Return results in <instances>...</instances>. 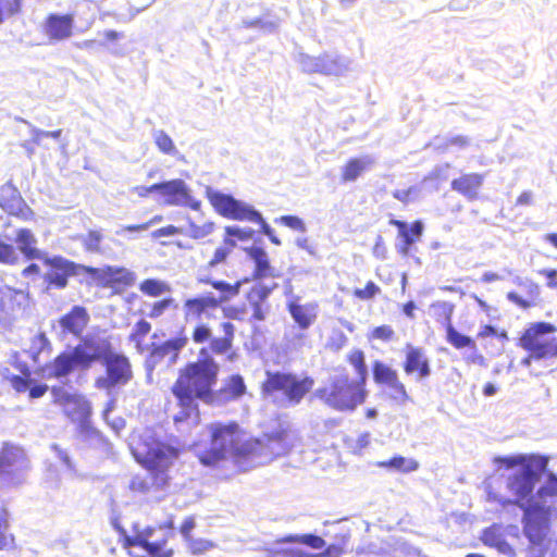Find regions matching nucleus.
<instances>
[{
	"instance_id": "1",
	"label": "nucleus",
	"mask_w": 557,
	"mask_h": 557,
	"mask_svg": "<svg viewBox=\"0 0 557 557\" xmlns=\"http://www.w3.org/2000/svg\"><path fill=\"white\" fill-rule=\"evenodd\" d=\"M220 366L210 356L208 348H201L197 361L189 362L180 370L172 386V393L181 407L187 411H197V400L211 403L213 386L218 381Z\"/></svg>"
},
{
	"instance_id": "2",
	"label": "nucleus",
	"mask_w": 557,
	"mask_h": 557,
	"mask_svg": "<svg viewBox=\"0 0 557 557\" xmlns=\"http://www.w3.org/2000/svg\"><path fill=\"white\" fill-rule=\"evenodd\" d=\"M95 362H100L106 368V374L95 380V386L106 391L109 396L115 387L125 386L133 379L129 359L115 351L108 339H92L91 366Z\"/></svg>"
},
{
	"instance_id": "3",
	"label": "nucleus",
	"mask_w": 557,
	"mask_h": 557,
	"mask_svg": "<svg viewBox=\"0 0 557 557\" xmlns=\"http://www.w3.org/2000/svg\"><path fill=\"white\" fill-rule=\"evenodd\" d=\"M212 447L206 453H257L268 448L264 442L281 441L280 433L252 437L242 430L236 422L227 424L215 422L209 425Z\"/></svg>"
},
{
	"instance_id": "4",
	"label": "nucleus",
	"mask_w": 557,
	"mask_h": 557,
	"mask_svg": "<svg viewBox=\"0 0 557 557\" xmlns=\"http://www.w3.org/2000/svg\"><path fill=\"white\" fill-rule=\"evenodd\" d=\"M313 385L314 380L307 374L267 371L262 391L267 398L281 407L288 408L299 405Z\"/></svg>"
},
{
	"instance_id": "5",
	"label": "nucleus",
	"mask_w": 557,
	"mask_h": 557,
	"mask_svg": "<svg viewBox=\"0 0 557 557\" xmlns=\"http://www.w3.org/2000/svg\"><path fill=\"white\" fill-rule=\"evenodd\" d=\"M170 539L171 534L160 532V528L134 525L133 534L122 531L121 544L131 557H173Z\"/></svg>"
},
{
	"instance_id": "6",
	"label": "nucleus",
	"mask_w": 557,
	"mask_h": 557,
	"mask_svg": "<svg viewBox=\"0 0 557 557\" xmlns=\"http://www.w3.org/2000/svg\"><path fill=\"white\" fill-rule=\"evenodd\" d=\"M314 396L335 410L350 411L366 400L367 392L364 386L342 371L331 375L327 384L318 388Z\"/></svg>"
},
{
	"instance_id": "7",
	"label": "nucleus",
	"mask_w": 557,
	"mask_h": 557,
	"mask_svg": "<svg viewBox=\"0 0 557 557\" xmlns=\"http://www.w3.org/2000/svg\"><path fill=\"white\" fill-rule=\"evenodd\" d=\"M534 455H519L517 458H499L507 468L518 466V469L509 476L507 487L515 496L513 500H506L504 504H512L520 508L531 505L535 484L539 481V474L533 468Z\"/></svg>"
},
{
	"instance_id": "8",
	"label": "nucleus",
	"mask_w": 557,
	"mask_h": 557,
	"mask_svg": "<svg viewBox=\"0 0 557 557\" xmlns=\"http://www.w3.org/2000/svg\"><path fill=\"white\" fill-rule=\"evenodd\" d=\"M206 196L215 211L224 218L237 221H250L260 225L261 232L268 236L273 228L263 219L260 211L230 194L206 187Z\"/></svg>"
},
{
	"instance_id": "9",
	"label": "nucleus",
	"mask_w": 557,
	"mask_h": 557,
	"mask_svg": "<svg viewBox=\"0 0 557 557\" xmlns=\"http://www.w3.org/2000/svg\"><path fill=\"white\" fill-rule=\"evenodd\" d=\"M556 325L549 322L531 323L519 338V346L532 357L547 359L557 358Z\"/></svg>"
},
{
	"instance_id": "10",
	"label": "nucleus",
	"mask_w": 557,
	"mask_h": 557,
	"mask_svg": "<svg viewBox=\"0 0 557 557\" xmlns=\"http://www.w3.org/2000/svg\"><path fill=\"white\" fill-rule=\"evenodd\" d=\"M91 348L92 339L85 338L70 350L59 354L46 367L48 376L62 381L75 370H89L91 368Z\"/></svg>"
},
{
	"instance_id": "11",
	"label": "nucleus",
	"mask_w": 557,
	"mask_h": 557,
	"mask_svg": "<svg viewBox=\"0 0 557 557\" xmlns=\"http://www.w3.org/2000/svg\"><path fill=\"white\" fill-rule=\"evenodd\" d=\"M45 265L49 267V271L42 276L46 293L50 289H64L69 284L71 276L88 273L95 275L99 272L97 268L77 264L62 256H49L48 253L41 259Z\"/></svg>"
},
{
	"instance_id": "12",
	"label": "nucleus",
	"mask_w": 557,
	"mask_h": 557,
	"mask_svg": "<svg viewBox=\"0 0 557 557\" xmlns=\"http://www.w3.org/2000/svg\"><path fill=\"white\" fill-rule=\"evenodd\" d=\"M521 509L523 534L533 546H542L550 530V507L532 504Z\"/></svg>"
},
{
	"instance_id": "13",
	"label": "nucleus",
	"mask_w": 557,
	"mask_h": 557,
	"mask_svg": "<svg viewBox=\"0 0 557 557\" xmlns=\"http://www.w3.org/2000/svg\"><path fill=\"white\" fill-rule=\"evenodd\" d=\"M188 338L185 335L172 337L163 343H151L145 347L148 355L145 359V369L148 373L154 371L161 364L168 368L174 366L182 349L187 345Z\"/></svg>"
},
{
	"instance_id": "14",
	"label": "nucleus",
	"mask_w": 557,
	"mask_h": 557,
	"mask_svg": "<svg viewBox=\"0 0 557 557\" xmlns=\"http://www.w3.org/2000/svg\"><path fill=\"white\" fill-rule=\"evenodd\" d=\"M51 393L57 403L64 405L66 414L78 422L79 430L83 434L90 435L96 431L89 425V417L91 413L90 405L84 399H73V396L63 387H52Z\"/></svg>"
},
{
	"instance_id": "15",
	"label": "nucleus",
	"mask_w": 557,
	"mask_h": 557,
	"mask_svg": "<svg viewBox=\"0 0 557 557\" xmlns=\"http://www.w3.org/2000/svg\"><path fill=\"white\" fill-rule=\"evenodd\" d=\"M159 194L164 198L163 202L166 206L188 207L191 210L198 211L201 202L191 196L190 188L181 178L170 180L157 183Z\"/></svg>"
},
{
	"instance_id": "16",
	"label": "nucleus",
	"mask_w": 557,
	"mask_h": 557,
	"mask_svg": "<svg viewBox=\"0 0 557 557\" xmlns=\"http://www.w3.org/2000/svg\"><path fill=\"white\" fill-rule=\"evenodd\" d=\"M509 537L516 541L520 539V533L516 525L503 527L495 523L484 529L481 534V541L484 545L495 548L499 554L516 557L517 553L509 543Z\"/></svg>"
},
{
	"instance_id": "17",
	"label": "nucleus",
	"mask_w": 557,
	"mask_h": 557,
	"mask_svg": "<svg viewBox=\"0 0 557 557\" xmlns=\"http://www.w3.org/2000/svg\"><path fill=\"white\" fill-rule=\"evenodd\" d=\"M137 462L149 473L151 485L163 488L169 484V469L172 466V457L177 455H134Z\"/></svg>"
},
{
	"instance_id": "18",
	"label": "nucleus",
	"mask_w": 557,
	"mask_h": 557,
	"mask_svg": "<svg viewBox=\"0 0 557 557\" xmlns=\"http://www.w3.org/2000/svg\"><path fill=\"white\" fill-rule=\"evenodd\" d=\"M0 208L11 215L27 218L29 207L21 196L18 189L8 182L0 187Z\"/></svg>"
},
{
	"instance_id": "19",
	"label": "nucleus",
	"mask_w": 557,
	"mask_h": 557,
	"mask_svg": "<svg viewBox=\"0 0 557 557\" xmlns=\"http://www.w3.org/2000/svg\"><path fill=\"white\" fill-rule=\"evenodd\" d=\"M404 371L407 375L417 373L418 381H422L431 375L430 360L422 348L407 344Z\"/></svg>"
},
{
	"instance_id": "20",
	"label": "nucleus",
	"mask_w": 557,
	"mask_h": 557,
	"mask_svg": "<svg viewBox=\"0 0 557 557\" xmlns=\"http://www.w3.org/2000/svg\"><path fill=\"white\" fill-rule=\"evenodd\" d=\"M287 310L300 330H308L318 318L315 302L300 304L299 297L294 296L287 302Z\"/></svg>"
},
{
	"instance_id": "21",
	"label": "nucleus",
	"mask_w": 557,
	"mask_h": 557,
	"mask_svg": "<svg viewBox=\"0 0 557 557\" xmlns=\"http://www.w3.org/2000/svg\"><path fill=\"white\" fill-rule=\"evenodd\" d=\"M89 321L87 309L83 306H73L72 309L59 319L62 333L81 336Z\"/></svg>"
},
{
	"instance_id": "22",
	"label": "nucleus",
	"mask_w": 557,
	"mask_h": 557,
	"mask_svg": "<svg viewBox=\"0 0 557 557\" xmlns=\"http://www.w3.org/2000/svg\"><path fill=\"white\" fill-rule=\"evenodd\" d=\"M98 270L99 272L96 273L94 276H98L100 280H102L104 286L108 287H114L117 285L131 287L135 284L137 278L135 272L123 267L108 265L102 270Z\"/></svg>"
},
{
	"instance_id": "23",
	"label": "nucleus",
	"mask_w": 557,
	"mask_h": 557,
	"mask_svg": "<svg viewBox=\"0 0 557 557\" xmlns=\"http://www.w3.org/2000/svg\"><path fill=\"white\" fill-rule=\"evenodd\" d=\"M220 301L213 293L202 296L188 298L184 302V311L186 321L200 320L201 315L210 309H216Z\"/></svg>"
},
{
	"instance_id": "24",
	"label": "nucleus",
	"mask_w": 557,
	"mask_h": 557,
	"mask_svg": "<svg viewBox=\"0 0 557 557\" xmlns=\"http://www.w3.org/2000/svg\"><path fill=\"white\" fill-rule=\"evenodd\" d=\"M484 182V175L479 173L462 174L451 181V189L462 195L469 201L476 200L479 190Z\"/></svg>"
},
{
	"instance_id": "25",
	"label": "nucleus",
	"mask_w": 557,
	"mask_h": 557,
	"mask_svg": "<svg viewBox=\"0 0 557 557\" xmlns=\"http://www.w3.org/2000/svg\"><path fill=\"white\" fill-rule=\"evenodd\" d=\"M74 20L72 15L50 14L45 24V32L51 40H63L72 35Z\"/></svg>"
},
{
	"instance_id": "26",
	"label": "nucleus",
	"mask_w": 557,
	"mask_h": 557,
	"mask_svg": "<svg viewBox=\"0 0 557 557\" xmlns=\"http://www.w3.org/2000/svg\"><path fill=\"white\" fill-rule=\"evenodd\" d=\"M15 243L18 251L26 260H40L48 253L37 248V238L28 228H21L16 233Z\"/></svg>"
},
{
	"instance_id": "27",
	"label": "nucleus",
	"mask_w": 557,
	"mask_h": 557,
	"mask_svg": "<svg viewBox=\"0 0 557 557\" xmlns=\"http://www.w3.org/2000/svg\"><path fill=\"white\" fill-rule=\"evenodd\" d=\"M350 69V60L335 52L321 54L320 74L341 76Z\"/></svg>"
},
{
	"instance_id": "28",
	"label": "nucleus",
	"mask_w": 557,
	"mask_h": 557,
	"mask_svg": "<svg viewBox=\"0 0 557 557\" xmlns=\"http://www.w3.org/2000/svg\"><path fill=\"white\" fill-rule=\"evenodd\" d=\"M247 256L255 263L253 277L255 278H263L267 276H273V268L270 264L268 252L258 246H251L245 248Z\"/></svg>"
},
{
	"instance_id": "29",
	"label": "nucleus",
	"mask_w": 557,
	"mask_h": 557,
	"mask_svg": "<svg viewBox=\"0 0 557 557\" xmlns=\"http://www.w3.org/2000/svg\"><path fill=\"white\" fill-rule=\"evenodd\" d=\"M0 294V302L2 307L12 314L25 308L28 302V295L22 289L5 286L1 289Z\"/></svg>"
},
{
	"instance_id": "30",
	"label": "nucleus",
	"mask_w": 557,
	"mask_h": 557,
	"mask_svg": "<svg viewBox=\"0 0 557 557\" xmlns=\"http://www.w3.org/2000/svg\"><path fill=\"white\" fill-rule=\"evenodd\" d=\"M423 230L422 221L417 220L410 224L408 230L398 235L400 242L396 244V249L403 257L410 255L413 244L421 238Z\"/></svg>"
},
{
	"instance_id": "31",
	"label": "nucleus",
	"mask_w": 557,
	"mask_h": 557,
	"mask_svg": "<svg viewBox=\"0 0 557 557\" xmlns=\"http://www.w3.org/2000/svg\"><path fill=\"white\" fill-rule=\"evenodd\" d=\"M374 164V159L370 156L350 159L343 171V182L356 181L364 171L371 169Z\"/></svg>"
},
{
	"instance_id": "32",
	"label": "nucleus",
	"mask_w": 557,
	"mask_h": 557,
	"mask_svg": "<svg viewBox=\"0 0 557 557\" xmlns=\"http://www.w3.org/2000/svg\"><path fill=\"white\" fill-rule=\"evenodd\" d=\"M349 540L347 533L341 534L336 543L327 545L320 553H298L297 557H341L346 553V545Z\"/></svg>"
},
{
	"instance_id": "33",
	"label": "nucleus",
	"mask_w": 557,
	"mask_h": 557,
	"mask_svg": "<svg viewBox=\"0 0 557 557\" xmlns=\"http://www.w3.org/2000/svg\"><path fill=\"white\" fill-rule=\"evenodd\" d=\"M9 511L0 509V550H8L15 547V536L10 532Z\"/></svg>"
},
{
	"instance_id": "34",
	"label": "nucleus",
	"mask_w": 557,
	"mask_h": 557,
	"mask_svg": "<svg viewBox=\"0 0 557 557\" xmlns=\"http://www.w3.org/2000/svg\"><path fill=\"white\" fill-rule=\"evenodd\" d=\"M221 393L225 395L227 400H235L242 397L246 393V384L243 376L239 374L231 375L221 389Z\"/></svg>"
},
{
	"instance_id": "35",
	"label": "nucleus",
	"mask_w": 557,
	"mask_h": 557,
	"mask_svg": "<svg viewBox=\"0 0 557 557\" xmlns=\"http://www.w3.org/2000/svg\"><path fill=\"white\" fill-rule=\"evenodd\" d=\"M372 375L373 381L377 385H386L395 377H397L398 373L396 370H394L392 367L387 366L383 361L375 360L372 363Z\"/></svg>"
},
{
	"instance_id": "36",
	"label": "nucleus",
	"mask_w": 557,
	"mask_h": 557,
	"mask_svg": "<svg viewBox=\"0 0 557 557\" xmlns=\"http://www.w3.org/2000/svg\"><path fill=\"white\" fill-rule=\"evenodd\" d=\"M206 284L211 285L214 289L219 290L221 293L218 300L220 301V305L222 302L228 301L233 297L237 296L240 290L242 281L236 282L235 284L227 283L225 281H205Z\"/></svg>"
},
{
	"instance_id": "37",
	"label": "nucleus",
	"mask_w": 557,
	"mask_h": 557,
	"mask_svg": "<svg viewBox=\"0 0 557 557\" xmlns=\"http://www.w3.org/2000/svg\"><path fill=\"white\" fill-rule=\"evenodd\" d=\"M51 349L52 346L47 335L44 332H39L30 339L27 352L34 362H39V356L42 352H49Z\"/></svg>"
},
{
	"instance_id": "38",
	"label": "nucleus",
	"mask_w": 557,
	"mask_h": 557,
	"mask_svg": "<svg viewBox=\"0 0 557 557\" xmlns=\"http://www.w3.org/2000/svg\"><path fill=\"white\" fill-rule=\"evenodd\" d=\"M348 361L355 368L358 375V380L356 382L364 386L368 379L364 352L360 349L352 350L348 356Z\"/></svg>"
},
{
	"instance_id": "39",
	"label": "nucleus",
	"mask_w": 557,
	"mask_h": 557,
	"mask_svg": "<svg viewBox=\"0 0 557 557\" xmlns=\"http://www.w3.org/2000/svg\"><path fill=\"white\" fill-rule=\"evenodd\" d=\"M446 339L457 349L469 348L470 346L474 347L475 343L470 336L457 331L453 324H449L446 327Z\"/></svg>"
},
{
	"instance_id": "40",
	"label": "nucleus",
	"mask_w": 557,
	"mask_h": 557,
	"mask_svg": "<svg viewBox=\"0 0 557 557\" xmlns=\"http://www.w3.org/2000/svg\"><path fill=\"white\" fill-rule=\"evenodd\" d=\"M139 289L145 295L151 297H158L171 290L170 286L165 282L157 278H147L143 281L139 285Z\"/></svg>"
},
{
	"instance_id": "41",
	"label": "nucleus",
	"mask_w": 557,
	"mask_h": 557,
	"mask_svg": "<svg viewBox=\"0 0 557 557\" xmlns=\"http://www.w3.org/2000/svg\"><path fill=\"white\" fill-rule=\"evenodd\" d=\"M150 331H151V324L144 319L139 320L134 325V327L128 336V339H129V342L135 343L136 348L139 352L145 351V347L143 345V339Z\"/></svg>"
},
{
	"instance_id": "42",
	"label": "nucleus",
	"mask_w": 557,
	"mask_h": 557,
	"mask_svg": "<svg viewBox=\"0 0 557 557\" xmlns=\"http://www.w3.org/2000/svg\"><path fill=\"white\" fill-rule=\"evenodd\" d=\"M536 496L542 502L557 497V475L555 473H546V481L537 488Z\"/></svg>"
},
{
	"instance_id": "43",
	"label": "nucleus",
	"mask_w": 557,
	"mask_h": 557,
	"mask_svg": "<svg viewBox=\"0 0 557 557\" xmlns=\"http://www.w3.org/2000/svg\"><path fill=\"white\" fill-rule=\"evenodd\" d=\"M388 389V397L398 405H405L410 400L405 385L399 381L398 376L385 385Z\"/></svg>"
},
{
	"instance_id": "44",
	"label": "nucleus",
	"mask_w": 557,
	"mask_h": 557,
	"mask_svg": "<svg viewBox=\"0 0 557 557\" xmlns=\"http://www.w3.org/2000/svg\"><path fill=\"white\" fill-rule=\"evenodd\" d=\"M455 306L448 301H436L432 304L431 310L433 312V315L438 320L442 321L445 326L453 324L451 323V317L454 313Z\"/></svg>"
},
{
	"instance_id": "45",
	"label": "nucleus",
	"mask_w": 557,
	"mask_h": 557,
	"mask_svg": "<svg viewBox=\"0 0 557 557\" xmlns=\"http://www.w3.org/2000/svg\"><path fill=\"white\" fill-rule=\"evenodd\" d=\"M154 143L159 150L169 156H175L178 153L172 138L162 129H156L152 133Z\"/></svg>"
},
{
	"instance_id": "46",
	"label": "nucleus",
	"mask_w": 557,
	"mask_h": 557,
	"mask_svg": "<svg viewBox=\"0 0 557 557\" xmlns=\"http://www.w3.org/2000/svg\"><path fill=\"white\" fill-rule=\"evenodd\" d=\"M277 287L276 283H272L271 285L264 283H258L253 285L248 294L249 302L264 304V301L269 298L271 293Z\"/></svg>"
},
{
	"instance_id": "47",
	"label": "nucleus",
	"mask_w": 557,
	"mask_h": 557,
	"mask_svg": "<svg viewBox=\"0 0 557 557\" xmlns=\"http://www.w3.org/2000/svg\"><path fill=\"white\" fill-rule=\"evenodd\" d=\"M213 230V222H206L202 225H197L195 222L188 219V226L184 228L183 234L194 239H201L209 236Z\"/></svg>"
},
{
	"instance_id": "48",
	"label": "nucleus",
	"mask_w": 557,
	"mask_h": 557,
	"mask_svg": "<svg viewBox=\"0 0 557 557\" xmlns=\"http://www.w3.org/2000/svg\"><path fill=\"white\" fill-rule=\"evenodd\" d=\"M297 62L299 63L302 72L308 74H320L321 55L312 57L307 53L300 52L297 57Z\"/></svg>"
},
{
	"instance_id": "49",
	"label": "nucleus",
	"mask_w": 557,
	"mask_h": 557,
	"mask_svg": "<svg viewBox=\"0 0 557 557\" xmlns=\"http://www.w3.org/2000/svg\"><path fill=\"white\" fill-rule=\"evenodd\" d=\"M223 247H219L215 249L213 258L209 262L210 268H215L218 264L224 262L233 248L236 247V242L232 238H224Z\"/></svg>"
},
{
	"instance_id": "50",
	"label": "nucleus",
	"mask_w": 557,
	"mask_h": 557,
	"mask_svg": "<svg viewBox=\"0 0 557 557\" xmlns=\"http://www.w3.org/2000/svg\"><path fill=\"white\" fill-rule=\"evenodd\" d=\"M20 261L16 248L0 239V263L14 265Z\"/></svg>"
},
{
	"instance_id": "51",
	"label": "nucleus",
	"mask_w": 557,
	"mask_h": 557,
	"mask_svg": "<svg viewBox=\"0 0 557 557\" xmlns=\"http://www.w3.org/2000/svg\"><path fill=\"white\" fill-rule=\"evenodd\" d=\"M288 542H296L300 544H305L313 549H321L325 546V541L315 534H302L298 536H289L287 539Z\"/></svg>"
},
{
	"instance_id": "52",
	"label": "nucleus",
	"mask_w": 557,
	"mask_h": 557,
	"mask_svg": "<svg viewBox=\"0 0 557 557\" xmlns=\"http://www.w3.org/2000/svg\"><path fill=\"white\" fill-rule=\"evenodd\" d=\"M21 122L27 124L30 128V134L33 135V143L36 145V146H40L41 145V138L42 137H50V138H53V139H59L62 135V129H57V131H42V129H39L37 127H35L34 125H32L29 122L23 120V119H20Z\"/></svg>"
},
{
	"instance_id": "53",
	"label": "nucleus",
	"mask_w": 557,
	"mask_h": 557,
	"mask_svg": "<svg viewBox=\"0 0 557 557\" xmlns=\"http://www.w3.org/2000/svg\"><path fill=\"white\" fill-rule=\"evenodd\" d=\"M401 472H409L416 470L418 463L413 459H407L403 456H395L386 463Z\"/></svg>"
},
{
	"instance_id": "54",
	"label": "nucleus",
	"mask_w": 557,
	"mask_h": 557,
	"mask_svg": "<svg viewBox=\"0 0 557 557\" xmlns=\"http://www.w3.org/2000/svg\"><path fill=\"white\" fill-rule=\"evenodd\" d=\"M102 240V235L98 231H89L86 236L83 238L84 247L89 252H100V243Z\"/></svg>"
},
{
	"instance_id": "55",
	"label": "nucleus",
	"mask_w": 557,
	"mask_h": 557,
	"mask_svg": "<svg viewBox=\"0 0 557 557\" xmlns=\"http://www.w3.org/2000/svg\"><path fill=\"white\" fill-rule=\"evenodd\" d=\"M225 238H237L239 240H247L252 238L255 231L250 227L242 228L239 226H226L225 227Z\"/></svg>"
},
{
	"instance_id": "56",
	"label": "nucleus",
	"mask_w": 557,
	"mask_h": 557,
	"mask_svg": "<svg viewBox=\"0 0 557 557\" xmlns=\"http://www.w3.org/2000/svg\"><path fill=\"white\" fill-rule=\"evenodd\" d=\"M276 222H280L284 226H287L292 230L306 233L307 227L302 219H300L297 215H282L281 218L276 219Z\"/></svg>"
},
{
	"instance_id": "57",
	"label": "nucleus",
	"mask_w": 557,
	"mask_h": 557,
	"mask_svg": "<svg viewBox=\"0 0 557 557\" xmlns=\"http://www.w3.org/2000/svg\"><path fill=\"white\" fill-rule=\"evenodd\" d=\"M21 9V0H0V24L4 21V15H14Z\"/></svg>"
},
{
	"instance_id": "58",
	"label": "nucleus",
	"mask_w": 557,
	"mask_h": 557,
	"mask_svg": "<svg viewBox=\"0 0 557 557\" xmlns=\"http://www.w3.org/2000/svg\"><path fill=\"white\" fill-rule=\"evenodd\" d=\"M381 292L380 287L372 281H369L364 288H356L354 295L362 300L372 299Z\"/></svg>"
},
{
	"instance_id": "59",
	"label": "nucleus",
	"mask_w": 557,
	"mask_h": 557,
	"mask_svg": "<svg viewBox=\"0 0 557 557\" xmlns=\"http://www.w3.org/2000/svg\"><path fill=\"white\" fill-rule=\"evenodd\" d=\"M394 334L395 332L389 325H380L372 330L369 338L389 342L393 338Z\"/></svg>"
},
{
	"instance_id": "60",
	"label": "nucleus",
	"mask_w": 557,
	"mask_h": 557,
	"mask_svg": "<svg viewBox=\"0 0 557 557\" xmlns=\"http://www.w3.org/2000/svg\"><path fill=\"white\" fill-rule=\"evenodd\" d=\"M174 302L173 298H164L160 301H157L152 305L150 312L148 313V317L151 319H157L161 317L164 311L170 308Z\"/></svg>"
},
{
	"instance_id": "61",
	"label": "nucleus",
	"mask_w": 557,
	"mask_h": 557,
	"mask_svg": "<svg viewBox=\"0 0 557 557\" xmlns=\"http://www.w3.org/2000/svg\"><path fill=\"white\" fill-rule=\"evenodd\" d=\"M12 387L18 393H25L28 391L29 386L33 384V379L29 376H21V375H12L11 377Z\"/></svg>"
},
{
	"instance_id": "62",
	"label": "nucleus",
	"mask_w": 557,
	"mask_h": 557,
	"mask_svg": "<svg viewBox=\"0 0 557 557\" xmlns=\"http://www.w3.org/2000/svg\"><path fill=\"white\" fill-rule=\"evenodd\" d=\"M232 347V342L224 337H214L210 339V349L215 354H224Z\"/></svg>"
},
{
	"instance_id": "63",
	"label": "nucleus",
	"mask_w": 557,
	"mask_h": 557,
	"mask_svg": "<svg viewBox=\"0 0 557 557\" xmlns=\"http://www.w3.org/2000/svg\"><path fill=\"white\" fill-rule=\"evenodd\" d=\"M211 338V330L206 324H198L193 332V341L202 344Z\"/></svg>"
},
{
	"instance_id": "64",
	"label": "nucleus",
	"mask_w": 557,
	"mask_h": 557,
	"mask_svg": "<svg viewBox=\"0 0 557 557\" xmlns=\"http://www.w3.org/2000/svg\"><path fill=\"white\" fill-rule=\"evenodd\" d=\"M196 527V520L194 516H188L184 519L180 527V532L186 541H190V533Z\"/></svg>"
}]
</instances>
